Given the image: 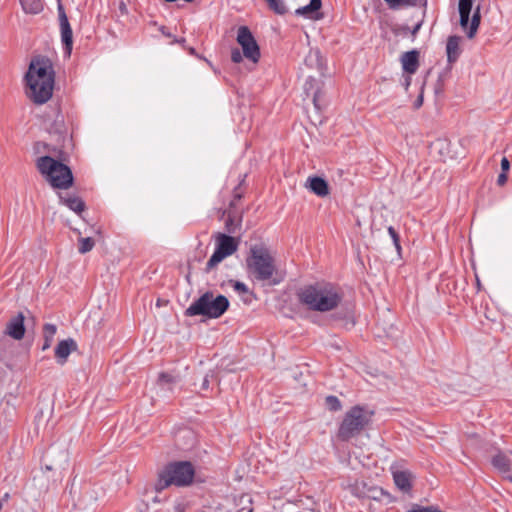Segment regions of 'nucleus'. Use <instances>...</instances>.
I'll use <instances>...</instances> for the list:
<instances>
[{
    "mask_svg": "<svg viewBox=\"0 0 512 512\" xmlns=\"http://www.w3.org/2000/svg\"><path fill=\"white\" fill-rule=\"evenodd\" d=\"M54 78L55 73L49 59H33L25 75L28 97L36 104L46 103L52 97Z\"/></svg>",
    "mask_w": 512,
    "mask_h": 512,
    "instance_id": "1",
    "label": "nucleus"
},
{
    "mask_svg": "<svg viewBox=\"0 0 512 512\" xmlns=\"http://www.w3.org/2000/svg\"><path fill=\"white\" fill-rule=\"evenodd\" d=\"M299 302L311 311L328 312L338 307L342 300L340 289L330 282H316L301 287L297 292Z\"/></svg>",
    "mask_w": 512,
    "mask_h": 512,
    "instance_id": "2",
    "label": "nucleus"
},
{
    "mask_svg": "<svg viewBox=\"0 0 512 512\" xmlns=\"http://www.w3.org/2000/svg\"><path fill=\"white\" fill-rule=\"evenodd\" d=\"M249 275L255 281L278 285L282 281L275 264V259L270 250L263 244H256L250 247L246 259Z\"/></svg>",
    "mask_w": 512,
    "mask_h": 512,
    "instance_id": "3",
    "label": "nucleus"
},
{
    "mask_svg": "<svg viewBox=\"0 0 512 512\" xmlns=\"http://www.w3.org/2000/svg\"><path fill=\"white\" fill-rule=\"evenodd\" d=\"M374 412L367 407L356 405L344 415L338 429V438L348 441L359 435L372 421Z\"/></svg>",
    "mask_w": 512,
    "mask_h": 512,
    "instance_id": "4",
    "label": "nucleus"
},
{
    "mask_svg": "<svg viewBox=\"0 0 512 512\" xmlns=\"http://www.w3.org/2000/svg\"><path fill=\"white\" fill-rule=\"evenodd\" d=\"M228 307L229 301L224 295H214L212 292H206L190 304L185 311V315L217 319L226 312Z\"/></svg>",
    "mask_w": 512,
    "mask_h": 512,
    "instance_id": "5",
    "label": "nucleus"
},
{
    "mask_svg": "<svg viewBox=\"0 0 512 512\" xmlns=\"http://www.w3.org/2000/svg\"><path fill=\"white\" fill-rule=\"evenodd\" d=\"M194 475L195 470L190 462H172L159 473L155 488L162 491L170 485L187 486L192 483Z\"/></svg>",
    "mask_w": 512,
    "mask_h": 512,
    "instance_id": "6",
    "label": "nucleus"
},
{
    "mask_svg": "<svg viewBox=\"0 0 512 512\" xmlns=\"http://www.w3.org/2000/svg\"><path fill=\"white\" fill-rule=\"evenodd\" d=\"M37 168L53 187L67 189L73 182L72 172L66 165L49 156L37 160Z\"/></svg>",
    "mask_w": 512,
    "mask_h": 512,
    "instance_id": "7",
    "label": "nucleus"
},
{
    "mask_svg": "<svg viewBox=\"0 0 512 512\" xmlns=\"http://www.w3.org/2000/svg\"><path fill=\"white\" fill-rule=\"evenodd\" d=\"M474 0H459L458 10L460 15V26L466 36L472 39L480 25V7L477 6L470 20Z\"/></svg>",
    "mask_w": 512,
    "mask_h": 512,
    "instance_id": "8",
    "label": "nucleus"
},
{
    "mask_svg": "<svg viewBox=\"0 0 512 512\" xmlns=\"http://www.w3.org/2000/svg\"><path fill=\"white\" fill-rule=\"evenodd\" d=\"M238 243L232 236L219 233L216 236V247L214 253L207 262L206 269L211 270L222 262L226 257L236 252Z\"/></svg>",
    "mask_w": 512,
    "mask_h": 512,
    "instance_id": "9",
    "label": "nucleus"
},
{
    "mask_svg": "<svg viewBox=\"0 0 512 512\" xmlns=\"http://www.w3.org/2000/svg\"><path fill=\"white\" fill-rule=\"evenodd\" d=\"M237 42L242 47L243 55L252 63H257L260 59L259 46L246 26H241L237 32Z\"/></svg>",
    "mask_w": 512,
    "mask_h": 512,
    "instance_id": "10",
    "label": "nucleus"
},
{
    "mask_svg": "<svg viewBox=\"0 0 512 512\" xmlns=\"http://www.w3.org/2000/svg\"><path fill=\"white\" fill-rule=\"evenodd\" d=\"M45 458L51 461L50 465H46L47 470L54 468H64L68 463V451L66 449L60 450L57 445H52L45 453Z\"/></svg>",
    "mask_w": 512,
    "mask_h": 512,
    "instance_id": "11",
    "label": "nucleus"
},
{
    "mask_svg": "<svg viewBox=\"0 0 512 512\" xmlns=\"http://www.w3.org/2000/svg\"><path fill=\"white\" fill-rule=\"evenodd\" d=\"M493 467L507 480L512 482V460L506 453L498 452L491 460Z\"/></svg>",
    "mask_w": 512,
    "mask_h": 512,
    "instance_id": "12",
    "label": "nucleus"
},
{
    "mask_svg": "<svg viewBox=\"0 0 512 512\" xmlns=\"http://www.w3.org/2000/svg\"><path fill=\"white\" fill-rule=\"evenodd\" d=\"M59 12V21H60V30H61V39L63 44L65 45L66 50L70 53L72 49L73 43V33L71 26L69 24L68 18L66 16L65 10L62 5L58 7Z\"/></svg>",
    "mask_w": 512,
    "mask_h": 512,
    "instance_id": "13",
    "label": "nucleus"
},
{
    "mask_svg": "<svg viewBox=\"0 0 512 512\" xmlns=\"http://www.w3.org/2000/svg\"><path fill=\"white\" fill-rule=\"evenodd\" d=\"M24 319L22 313L12 317L6 325L5 333L15 340H21L25 335Z\"/></svg>",
    "mask_w": 512,
    "mask_h": 512,
    "instance_id": "14",
    "label": "nucleus"
},
{
    "mask_svg": "<svg viewBox=\"0 0 512 512\" xmlns=\"http://www.w3.org/2000/svg\"><path fill=\"white\" fill-rule=\"evenodd\" d=\"M305 187L318 197H326L329 194L328 183L319 176L308 177Z\"/></svg>",
    "mask_w": 512,
    "mask_h": 512,
    "instance_id": "15",
    "label": "nucleus"
},
{
    "mask_svg": "<svg viewBox=\"0 0 512 512\" xmlns=\"http://www.w3.org/2000/svg\"><path fill=\"white\" fill-rule=\"evenodd\" d=\"M76 348L77 344L71 338L60 341L55 348V357L57 362L63 365L67 361L71 352L76 350Z\"/></svg>",
    "mask_w": 512,
    "mask_h": 512,
    "instance_id": "16",
    "label": "nucleus"
},
{
    "mask_svg": "<svg viewBox=\"0 0 512 512\" xmlns=\"http://www.w3.org/2000/svg\"><path fill=\"white\" fill-rule=\"evenodd\" d=\"M393 479L397 488L402 492L407 493L411 490V482L413 475L408 470H395L393 471Z\"/></svg>",
    "mask_w": 512,
    "mask_h": 512,
    "instance_id": "17",
    "label": "nucleus"
},
{
    "mask_svg": "<svg viewBox=\"0 0 512 512\" xmlns=\"http://www.w3.org/2000/svg\"><path fill=\"white\" fill-rule=\"evenodd\" d=\"M401 64L404 72L414 74L419 66V55L416 50L405 52L401 56Z\"/></svg>",
    "mask_w": 512,
    "mask_h": 512,
    "instance_id": "18",
    "label": "nucleus"
},
{
    "mask_svg": "<svg viewBox=\"0 0 512 512\" xmlns=\"http://www.w3.org/2000/svg\"><path fill=\"white\" fill-rule=\"evenodd\" d=\"M321 8V0H311L309 4L299 7L295 10L297 16H302L309 19H315V15Z\"/></svg>",
    "mask_w": 512,
    "mask_h": 512,
    "instance_id": "19",
    "label": "nucleus"
},
{
    "mask_svg": "<svg viewBox=\"0 0 512 512\" xmlns=\"http://www.w3.org/2000/svg\"><path fill=\"white\" fill-rule=\"evenodd\" d=\"M460 37L458 36H450L447 40L446 51L447 58L449 62H455L460 55Z\"/></svg>",
    "mask_w": 512,
    "mask_h": 512,
    "instance_id": "20",
    "label": "nucleus"
},
{
    "mask_svg": "<svg viewBox=\"0 0 512 512\" xmlns=\"http://www.w3.org/2000/svg\"><path fill=\"white\" fill-rule=\"evenodd\" d=\"M387 6L392 10L400 8L415 7V6H427V0H384Z\"/></svg>",
    "mask_w": 512,
    "mask_h": 512,
    "instance_id": "21",
    "label": "nucleus"
},
{
    "mask_svg": "<svg viewBox=\"0 0 512 512\" xmlns=\"http://www.w3.org/2000/svg\"><path fill=\"white\" fill-rule=\"evenodd\" d=\"M56 333H57V326L55 324L46 323L43 326V338H44V343L42 345L43 351H45L51 347Z\"/></svg>",
    "mask_w": 512,
    "mask_h": 512,
    "instance_id": "22",
    "label": "nucleus"
},
{
    "mask_svg": "<svg viewBox=\"0 0 512 512\" xmlns=\"http://www.w3.org/2000/svg\"><path fill=\"white\" fill-rule=\"evenodd\" d=\"M61 201L64 205H66L70 210L74 211L77 214H81L85 209V203L79 197H68L62 198Z\"/></svg>",
    "mask_w": 512,
    "mask_h": 512,
    "instance_id": "23",
    "label": "nucleus"
},
{
    "mask_svg": "<svg viewBox=\"0 0 512 512\" xmlns=\"http://www.w3.org/2000/svg\"><path fill=\"white\" fill-rule=\"evenodd\" d=\"M26 13L37 14L42 10L40 0H19Z\"/></svg>",
    "mask_w": 512,
    "mask_h": 512,
    "instance_id": "24",
    "label": "nucleus"
},
{
    "mask_svg": "<svg viewBox=\"0 0 512 512\" xmlns=\"http://www.w3.org/2000/svg\"><path fill=\"white\" fill-rule=\"evenodd\" d=\"M176 382V378L168 373H161L158 378V385L162 390H172V385Z\"/></svg>",
    "mask_w": 512,
    "mask_h": 512,
    "instance_id": "25",
    "label": "nucleus"
},
{
    "mask_svg": "<svg viewBox=\"0 0 512 512\" xmlns=\"http://www.w3.org/2000/svg\"><path fill=\"white\" fill-rule=\"evenodd\" d=\"M271 10L283 15L288 11V6L284 0H265Z\"/></svg>",
    "mask_w": 512,
    "mask_h": 512,
    "instance_id": "26",
    "label": "nucleus"
},
{
    "mask_svg": "<svg viewBox=\"0 0 512 512\" xmlns=\"http://www.w3.org/2000/svg\"><path fill=\"white\" fill-rule=\"evenodd\" d=\"M305 62L308 66L313 67L314 65L317 66V68L321 69V56L320 52L318 50H311L308 54V56L305 59Z\"/></svg>",
    "mask_w": 512,
    "mask_h": 512,
    "instance_id": "27",
    "label": "nucleus"
},
{
    "mask_svg": "<svg viewBox=\"0 0 512 512\" xmlns=\"http://www.w3.org/2000/svg\"><path fill=\"white\" fill-rule=\"evenodd\" d=\"M95 245L94 240L91 237L80 238L79 239V253L85 254L93 249Z\"/></svg>",
    "mask_w": 512,
    "mask_h": 512,
    "instance_id": "28",
    "label": "nucleus"
},
{
    "mask_svg": "<svg viewBox=\"0 0 512 512\" xmlns=\"http://www.w3.org/2000/svg\"><path fill=\"white\" fill-rule=\"evenodd\" d=\"M325 403L330 411H339L342 408L341 401L333 395L327 396Z\"/></svg>",
    "mask_w": 512,
    "mask_h": 512,
    "instance_id": "29",
    "label": "nucleus"
},
{
    "mask_svg": "<svg viewBox=\"0 0 512 512\" xmlns=\"http://www.w3.org/2000/svg\"><path fill=\"white\" fill-rule=\"evenodd\" d=\"M388 233L395 245V248L399 251L400 250V242H399V236H398V233L396 232V230L390 226L388 227Z\"/></svg>",
    "mask_w": 512,
    "mask_h": 512,
    "instance_id": "30",
    "label": "nucleus"
},
{
    "mask_svg": "<svg viewBox=\"0 0 512 512\" xmlns=\"http://www.w3.org/2000/svg\"><path fill=\"white\" fill-rule=\"evenodd\" d=\"M232 286H233L234 290L238 293H248L249 292L247 285L243 282L234 281Z\"/></svg>",
    "mask_w": 512,
    "mask_h": 512,
    "instance_id": "31",
    "label": "nucleus"
},
{
    "mask_svg": "<svg viewBox=\"0 0 512 512\" xmlns=\"http://www.w3.org/2000/svg\"><path fill=\"white\" fill-rule=\"evenodd\" d=\"M316 84V80L313 77H308L304 84V90L306 94L308 95L310 91L314 88V85Z\"/></svg>",
    "mask_w": 512,
    "mask_h": 512,
    "instance_id": "32",
    "label": "nucleus"
},
{
    "mask_svg": "<svg viewBox=\"0 0 512 512\" xmlns=\"http://www.w3.org/2000/svg\"><path fill=\"white\" fill-rule=\"evenodd\" d=\"M242 59H243V55L239 49H233L231 51V60L234 63H240L242 61Z\"/></svg>",
    "mask_w": 512,
    "mask_h": 512,
    "instance_id": "33",
    "label": "nucleus"
},
{
    "mask_svg": "<svg viewBox=\"0 0 512 512\" xmlns=\"http://www.w3.org/2000/svg\"><path fill=\"white\" fill-rule=\"evenodd\" d=\"M510 168V162L507 157H503L501 160V169L502 172H507Z\"/></svg>",
    "mask_w": 512,
    "mask_h": 512,
    "instance_id": "34",
    "label": "nucleus"
},
{
    "mask_svg": "<svg viewBox=\"0 0 512 512\" xmlns=\"http://www.w3.org/2000/svg\"><path fill=\"white\" fill-rule=\"evenodd\" d=\"M507 172H501L497 178V183L499 185H504L507 181Z\"/></svg>",
    "mask_w": 512,
    "mask_h": 512,
    "instance_id": "35",
    "label": "nucleus"
},
{
    "mask_svg": "<svg viewBox=\"0 0 512 512\" xmlns=\"http://www.w3.org/2000/svg\"><path fill=\"white\" fill-rule=\"evenodd\" d=\"M318 95H319V92H318V91H315V92L313 93V97H312V102H313V104H314V106H315V108H316L317 110H319V109H320L319 104H318Z\"/></svg>",
    "mask_w": 512,
    "mask_h": 512,
    "instance_id": "36",
    "label": "nucleus"
},
{
    "mask_svg": "<svg viewBox=\"0 0 512 512\" xmlns=\"http://www.w3.org/2000/svg\"><path fill=\"white\" fill-rule=\"evenodd\" d=\"M411 84V77L408 76L406 79H405V82H404V88L405 90H408L409 86Z\"/></svg>",
    "mask_w": 512,
    "mask_h": 512,
    "instance_id": "37",
    "label": "nucleus"
},
{
    "mask_svg": "<svg viewBox=\"0 0 512 512\" xmlns=\"http://www.w3.org/2000/svg\"><path fill=\"white\" fill-rule=\"evenodd\" d=\"M209 387V380H208V377L206 376L204 379H203V382H202V388L203 389H207Z\"/></svg>",
    "mask_w": 512,
    "mask_h": 512,
    "instance_id": "38",
    "label": "nucleus"
},
{
    "mask_svg": "<svg viewBox=\"0 0 512 512\" xmlns=\"http://www.w3.org/2000/svg\"><path fill=\"white\" fill-rule=\"evenodd\" d=\"M423 103V97L422 95L419 96V98L416 101V107H420Z\"/></svg>",
    "mask_w": 512,
    "mask_h": 512,
    "instance_id": "39",
    "label": "nucleus"
},
{
    "mask_svg": "<svg viewBox=\"0 0 512 512\" xmlns=\"http://www.w3.org/2000/svg\"><path fill=\"white\" fill-rule=\"evenodd\" d=\"M161 31H162V33H163L164 35H166V36H170V34H169V33H167V32H165V31H164V27H162V28H161Z\"/></svg>",
    "mask_w": 512,
    "mask_h": 512,
    "instance_id": "40",
    "label": "nucleus"
},
{
    "mask_svg": "<svg viewBox=\"0 0 512 512\" xmlns=\"http://www.w3.org/2000/svg\"><path fill=\"white\" fill-rule=\"evenodd\" d=\"M421 24L416 25L414 32H416L420 28Z\"/></svg>",
    "mask_w": 512,
    "mask_h": 512,
    "instance_id": "41",
    "label": "nucleus"
},
{
    "mask_svg": "<svg viewBox=\"0 0 512 512\" xmlns=\"http://www.w3.org/2000/svg\"><path fill=\"white\" fill-rule=\"evenodd\" d=\"M2 507H3V504H2V502L0 501V510L2 509Z\"/></svg>",
    "mask_w": 512,
    "mask_h": 512,
    "instance_id": "42",
    "label": "nucleus"
},
{
    "mask_svg": "<svg viewBox=\"0 0 512 512\" xmlns=\"http://www.w3.org/2000/svg\"><path fill=\"white\" fill-rule=\"evenodd\" d=\"M186 2H192L193 0H185Z\"/></svg>",
    "mask_w": 512,
    "mask_h": 512,
    "instance_id": "43",
    "label": "nucleus"
}]
</instances>
